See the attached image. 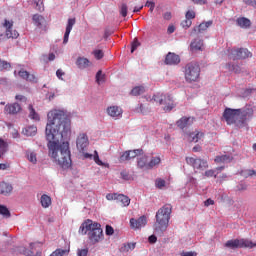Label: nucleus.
Wrapping results in <instances>:
<instances>
[{"label":"nucleus","instance_id":"1","mask_svg":"<svg viewBox=\"0 0 256 256\" xmlns=\"http://www.w3.org/2000/svg\"><path fill=\"white\" fill-rule=\"evenodd\" d=\"M46 140L49 154L62 169H69L72 164L69 143L61 139L71 137V120L65 110H52L48 113L46 125Z\"/></svg>","mask_w":256,"mask_h":256},{"label":"nucleus","instance_id":"2","mask_svg":"<svg viewBox=\"0 0 256 256\" xmlns=\"http://www.w3.org/2000/svg\"><path fill=\"white\" fill-rule=\"evenodd\" d=\"M253 117V109H231L226 108L223 113L227 125H235L238 129L247 127V122Z\"/></svg>","mask_w":256,"mask_h":256},{"label":"nucleus","instance_id":"3","mask_svg":"<svg viewBox=\"0 0 256 256\" xmlns=\"http://www.w3.org/2000/svg\"><path fill=\"white\" fill-rule=\"evenodd\" d=\"M80 235H87L93 245L103 241V228L101 224L91 219L84 221L79 228Z\"/></svg>","mask_w":256,"mask_h":256},{"label":"nucleus","instance_id":"4","mask_svg":"<svg viewBox=\"0 0 256 256\" xmlns=\"http://www.w3.org/2000/svg\"><path fill=\"white\" fill-rule=\"evenodd\" d=\"M173 212V207L171 204H165L156 212V222L154 224V231L156 235H163L169 227V220L171 219V213Z\"/></svg>","mask_w":256,"mask_h":256},{"label":"nucleus","instance_id":"5","mask_svg":"<svg viewBox=\"0 0 256 256\" xmlns=\"http://www.w3.org/2000/svg\"><path fill=\"white\" fill-rule=\"evenodd\" d=\"M147 101H150L151 103H159V105L163 106V110L166 112L173 111V109H175L173 97L169 94L158 92L154 94L153 97L149 96Z\"/></svg>","mask_w":256,"mask_h":256},{"label":"nucleus","instance_id":"6","mask_svg":"<svg viewBox=\"0 0 256 256\" xmlns=\"http://www.w3.org/2000/svg\"><path fill=\"white\" fill-rule=\"evenodd\" d=\"M201 75V67L197 62H190L184 67V77L187 83H195L199 81Z\"/></svg>","mask_w":256,"mask_h":256},{"label":"nucleus","instance_id":"7","mask_svg":"<svg viewBox=\"0 0 256 256\" xmlns=\"http://www.w3.org/2000/svg\"><path fill=\"white\" fill-rule=\"evenodd\" d=\"M224 247H227V249H253V247H256V242H253L249 239H234L228 240Z\"/></svg>","mask_w":256,"mask_h":256},{"label":"nucleus","instance_id":"8","mask_svg":"<svg viewBox=\"0 0 256 256\" xmlns=\"http://www.w3.org/2000/svg\"><path fill=\"white\" fill-rule=\"evenodd\" d=\"M2 25L6 28V32L5 34H0V41H5V39H17V37H19V32L13 30V21L5 19Z\"/></svg>","mask_w":256,"mask_h":256},{"label":"nucleus","instance_id":"9","mask_svg":"<svg viewBox=\"0 0 256 256\" xmlns=\"http://www.w3.org/2000/svg\"><path fill=\"white\" fill-rule=\"evenodd\" d=\"M229 59H233V61H237V59H247L252 57L251 52H249L246 48H232L228 50Z\"/></svg>","mask_w":256,"mask_h":256},{"label":"nucleus","instance_id":"10","mask_svg":"<svg viewBox=\"0 0 256 256\" xmlns=\"http://www.w3.org/2000/svg\"><path fill=\"white\" fill-rule=\"evenodd\" d=\"M186 163L193 167V169H199L200 171H205L209 167L207 161L201 158L186 157Z\"/></svg>","mask_w":256,"mask_h":256},{"label":"nucleus","instance_id":"11","mask_svg":"<svg viewBox=\"0 0 256 256\" xmlns=\"http://www.w3.org/2000/svg\"><path fill=\"white\" fill-rule=\"evenodd\" d=\"M76 147L80 153H85V150L89 147V137H87V134L81 133L78 135Z\"/></svg>","mask_w":256,"mask_h":256},{"label":"nucleus","instance_id":"12","mask_svg":"<svg viewBox=\"0 0 256 256\" xmlns=\"http://www.w3.org/2000/svg\"><path fill=\"white\" fill-rule=\"evenodd\" d=\"M21 111V105L17 102L7 104L4 108V113L6 115H17V113H20Z\"/></svg>","mask_w":256,"mask_h":256},{"label":"nucleus","instance_id":"13","mask_svg":"<svg viewBox=\"0 0 256 256\" xmlns=\"http://www.w3.org/2000/svg\"><path fill=\"white\" fill-rule=\"evenodd\" d=\"M32 20L34 21V24L36 25V27H38V29H41L42 31H46V29H47V20H45V17H43L39 14H35L32 17Z\"/></svg>","mask_w":256,"mask_h":256},{"label":"nucleus","instance_id":"14","mask_svg":"<svg viewBox=\"0 0 256 256\" xmlns=\"http://www.w3.org/2000/svg\"><path fill=\"white\" fill-rule=\"evenodd\" d=\"M147 225V217L141 216L139 219H130V227L132 229H141V227H145Z\"/></svg>","mask_w":256,"mask_h":256},{"label":"nucleus","instance_id":"15","mask_svg":"<svg viewBox=\"0 0 256 256\" xmlns=\"http://www.w3.org/2000/svg\"><path fill=\"white\" fill-rule=\"evenodd\" d=\"M74 25H75V18L68 19V23L66 26V31L64 33V39H63L64 45H67V43H69V35L71 34V31H73Z\"/></svg>","mask_w":256,"mask_h":256},{"label":"nucleus","instance_id":"16","mask_svg":"<svg viewBox=\"0 0 256 256\" xmlns=\"http://www.w3.org/2000/svg\"><path fill=\"white\" fill-rule=\"evenodd\" d=\"M165 63L166 65H179V63H181V58L179 55L169 52L166 55Z\"/></svg>","mask_w":256,"mask_h":256},{"label":"nucleus","instance_id":"17","mask_svg":"<svg viewBox=\"0 0 256 256\" xmlns=\"http://www.w3.org/2000/svg\"><path fill=\"white\" fill-rule=\"evenodd\" d=\"M76 65L78 69H89V67H93V62L85 57H78L76 60Z\"/></svg>","mask_w":256,"mask_h":256},{"label":"nucleus","instance_id":"18","mask_svg":"<svg viewBox=\"0 0 256 256\" xmlns=\"http://www.w3.org/2000/svg\"><path fill=\"white\" fill-rule=\"evenodd\" d=\"M107 113L110 117L114 119H119L123 115V110L119 106H110L107 108Z\"/></svg>","mask_w":256,"mask_h":256},{"label":"nucleus","instance_id":"19","mask_svg":"<svg viewBox=\"0 0 256 256\" xmlns=\"http://www.w3.org/2000/svg\"><path fill=\"white\" fill-rule=\"evenodd\" d=\"M137 166L139 169H143L144 171H149V156L144 155L138 157Z\"/></svg>","mask_w":256,"mask_h":256},{"label":"nucleus","instance_id":"20","mask_svg":"<svg viewBox=\"0 0 256 256\" xmlns=\"http://www.w3.org/2000/svg\"><path fill=\"white\" fill-rule=\"evenodd\" d=\"M13 193V186L7 182L0 183V195H4L5 197L11 195Z\"/></svg>","mask_w":256,"mask_h":256},{"label":"nucleus","instance_id":"21","mask_svg":"<svg viewBox=\"0 0 256 256\" xmlns=\"http://www.w3.org/2000/svg\"><path fill=\"white\" fill-rule=\"evenodd\" d=\"M85 159H93L95 161L96 165H99L100 167H107V164H105L101 159H99V153L97 151H94L93 154L84 153Z\"/></svg>","mask_w":256,"mask_h":256},{"label":"nucleus","instance_id":"22","mask_svg":"<svg viewBox=\"0 0 256 256\" xmlns=\"http://www.w3.org/2000/svg\"><path fill=\"white\" fill-rule=\"evenodd\" d=\"M176 125L179 129H185V127L193 125V117H182L176 122Z\"/></svg>","mask_w":256,"mask_h":256},{"label":"nucleus","instance_id":"23","mask_svg":"<svg viewBox=\"0 0 256 256\" xmlns=\"http://www.w3.org/2000/svg\"><path fill=\"white\" fill-rule=\"evenodd\" d=\"M24 153L29 163H32V165H37V152L35 150L27 149Z\"/></svg>","mask_w":256,"mask_h":256},{"label":"nucleus","instance_id":"24","mask_svg":"<svg viewBox=\"0 0 256 256\" xmlns=\"http://www.w3.org/2000/svg\"><path fill=\"white\" fill-rule=\"evenodd\" d=\"M213 25V21L202 22L199 26L193 28L192 33H204Z\"/></svg>","mask_w":256,"mask_h":256},{"label":"nucleus","instance_id":"25","mask_svg":"<svg viewBox=\"0 0 256 256\" xmlns=\"http://www.w3.org/2000/svg\"><path fill=\"white\" fill-rule=\"evenodd\" d=\"M190 50L192 53H197V51H203V40L195 39L190 44Z\"/></svg>","mask_w":256,"mask_h":256},{"label":"nucleus","instance_id":"26","mask_svg":"<svg viewBox=\"0 0 256 256\" xmlns=\"http://www.w3.org/2000/svg\"><path fill=\"white\" fill-rule=\"evenodd\" d=\"M236 25H238V27H241V29H249V27H251V20L246 17H240L237 18Z\"/></svg>","mask_w":256,"mask_h":256},{"label":"nucleus","instance_id":"27","mask_svg":"<svg viewBox=\"0 0 256 256\" xmlns=\"http://www.w3.org/2000/svg\"><path fill=\"white\" fill-rule=\"evenodd\" d=\"M18 75H19V77H21V79H25L26 81H30V82L37 81V78L35 77V75L29 74V72H27L25 70H20L18 72Z\"/></svg>","mask_w":256,"mask_h":256},{"label":"nucleus","instance_id":"28","mask_svg":"<svg viewBox=\"0 0 256 256\" xmlns=\"http://www.w3.org/2000/svg\"><path fill=\"white\" fill-rule=\"evenodd\" d=\"M23 135L26 137H34L37 135V127L36 126H27L22 130Z\"/></svg>","mask_w":256,"mask_h":256},{"label":"nucleus","instance_id":"29","mask_svg":"<svg viewBox=\"0 0 256 256\" xmlns=\"http://www.w3.org/2000/svg\"><path fill=\"white\" fill-rule=\"evenodd\" d=\"M214 161L215 163H231V161H233V156L229 154L216 156Z\"/></svg>","mask_w":256,"mask_h":256},{"label":"nucleus","instance_id":"30","mask_svg":"<svg viewBox=\"0 0 256 256\" xmlns=\"http://www.w3.org/2000/svg\"><path fill=\"white\" fill-rule=\"evenodd\" d=\"M223 169H225V166H220L216 169H211V170H207L204 175L205 177H215L217 178V175H219V172L223 171Z\"/></svg>","mask_w":256,"mask_h":256},{"label":"nucleus","instance_id":"31","mask_svg":"<svg viewBox=\"0 0 256 256\" xmlns=\"http://www.w3.org/2000/svg\"><path fill=\"white\" fill-rule=\"evenodd\" d=\"M118 203H121L122 207H129L131 203V199L129 197L123 195V194H118L117 198Z\"/></svg>","mask_w":256,"mask_h":256},{"label":"nucleus","instance_id":"32","mask_svg":"<svg viewBox=\"0 0 256 256\" xmlns=\"http://www.w3.org/2000/svg\"><path fill=\"white\" fill-rule=\"evenodd\" d=\"M40 203L44 209H47L51 206V197H49L47 194H43L40 198Z\"/></svg>","mask_w":256,"mask_h":256},{"label":"nucleus","instance_id":"33","mask_svg":"<svg viewBox=\"0 0 256 256\" xmlns=\"http://www.w3.org/2000/svg\"><path fill=\"white\" fill-rule=\"evenodd\" d=\"M160 163H161V157L159 156L152 157L148 162V169L151 170L154 167H157V165H160Z\"/></svg>","mask_w":256,"mask_h":256},{"label":"nucleus","instance_id":"34","mask_svg":"<svg viewBox=\"0 0 256 256\" xmlns=\"http://www.w3.org/2000/svg\"><path fill=\"white\" fill-rule=\"evenodd\" d=\"M133 249H135L134 243L122 244V246L120 247V252L129 253V251H133Z\"/></svg>","mask_w":256,"mask_h":256},{"label":"nucleus","instance_id":"35","mask_svg":"<svg viewBox=\"0 0 256 256\" xmlns=\"http://www.w3.org/2000/svg\"><path fill=\"white\" fill-rule=\"evenodd\" d=\"M144 93H145V87L143 86H136L131 91V95H133L134 97L143 95Z\"/></svg>","mask_w":256,"mask_h":256},{"label":"nucleus","instance_id":"36","mask_svg":"<svg viewBox=\"0 0 256 256\" xmlns=\"http://www.w3.org/2000/svg\"><path fill=\"white\" fill-rule=\"evenodd\" d=\"M69 248L68 249H56L52 252L49 256H67L69 255Z\"/></svg>","mask_w":256,"mask_h":256},{"label":"nucleus","instance_id":"37","mask_svg":"<svg viewBox=\"0 0 256 256\" xmlns=\"http://www.w3.org/2000/svg\"><path fill=\"white\" fill-rule=\"evenodd\" d=\"M0 215H2L5 219H9L11 217V211L5 205L0 204Z\"/></svg>","mask_w":256,"mask_h":256},{"label":"nucleus","instance_id":"38","mask_svg":"<svg viewBox=\"0 0 256 256\" xmlns=\"http://www.w3.org/2000/svg\"><path fill=\"white\" fill-rule=\"evenodd\" d=\"M8 145L3 139L0 138V159L7 153Z\"/></svg>","mask_w":256,"mask_h":256},{"label":"nucleus","instance_id":"39","mask_svg":"<svg viewBox=\"0 0 256 256\" xmlns=\"http://www.w3.org/2000/svg\"><path fill=\"white\" fill-rule=\"evenodd\" d=\"M28 109H29L30 119H33L34 121H39V114H37V112H35V109L33 108V105H29Z\"/></svg>","mask_w":256,"mask_h":256},{"label":"nucleus","instance_id":"40","mask_svg":"<svg viewBox=\"0 0 256 256\" xmlns=\"http://www.w3.org/2000/svg\"><path fill=\"white\" fill-rule=\"evenodd\" d=\"M204 135L205 134L203 132H198L196 134L192 133L190 135V138H191V141H193V143H197V142H199L200 139H203Z\"/></svg>","mask_w":256,"mask_h":256},{"label":"nucleus","instance_id":"41","mask_svg":"<svg viewBox=\"0 0 256 256\" xmlns=\"http://www.w3.org/2000/svg\"><path fill=\"white\" fill-rule=\"evenodd\" d=\"M120 176H121V179H123L124 181H132L133 180V176L131 174H129V172H127V170L121 171Z\"/></svg>","mask_w":256,"mask_h":256},{"label":"nucleus","instance_id":"42","mask_svg":"<svg viewBox=\"0 0 256 256\" xmlns=\"http://www.w3.org/2000/svg\"><path fill=\"white\" fill-rule=\"evenodd\" d=\"M120 163H125V161H131V156L128 151L121 154L119 158Z\"/></svg>","mask_w":256,"mask_h":256},{"label":"nucleus","instance_id":"43","mask_svg":"<svg viewBox=\"0 0 256 256\" xmlns=\"http://www.w3.org/2000/svg\"><path fill=\"white\" fill-rule=\"evenodd\" d=\"M103 81H105V75H103V71L99 70L96 73V83H98V85H101Z\"/></svg>","mask_w":256,"mask_h":256},{"label":"nucleus","instance_id":"44","mask_svg":"<svg viewBox=\"0 0 256 256\" xmlns=\"http://www.w3.org/2000/svg\"><path fill=\"white\" fill-rule=\"evenodd\" d=\"M11 69V64L5 60H0V71H7Z\"/></svg>","mask_w":256,"mask_h":256},{"label":"nucleus","instance_id":"45","mask_svg":"<svg viewBox=\"0 0 256 256\" xmlns=\"http://www.w3.org/2000/svg\"><path fill=\"white\" fill-rule=\"evenodd\" d=\"M165 185H167V182L164 179H161V178L156 179L155 186L157 187V189H163Z\"/></svg>","mask_w":256,"mask_h":256},{"label":"nucleus","instance_id":"46","mask_svg":"<svg viewBox=\"0 0 256 256\" xmlns=\"http://www.w3.org/2000/svg\"><path fill=\"white\" fill-rule=\"evenodd\" d=\"M141 153H143V150H128V154L130 155V159H135V157H137V155H141Z\"/></svg>","mask_w":256,"mask_h":256},{"label":"nucleus","instance_id":"47","mask_svg":"<svg viewBox=\"0 0 256 256\" xmlns=\"http://www.w3.org/2000/svg\"><path fill=\"white\" fill-rule=\"evenodd\" d=\"M92 53L95 59H97L98 61L101 60L102 57H105V53H103V50H94Z\"/></svg>","mask_w":256,"mask_h":256},{"label":"nucleus","instance_id":"48","mask_svg":"<svg viewBox=\"0 0 256 256\" xmlns=\"http://www.w3.org/2000/svg\"><path fill=\"white\" fill-rule=\"evenodd\" d=\"M242 177H253V175H256L255 170H244L241 172Z\"/></svg>","mask_w":256,"mask_h":256},{"label":"nucleus","instance_id":"49","mask_svg":"<svg viewBox=\"0 0 256 256\" xmlns=\"http://www.w3.org/2000/svg\"><path fill=\"white\" fill-rule=\"evenodd\" d=\"M227 69H229L230 71H233L234 73L241 72V68L239 66L233 65V64H227Z\"/></svg>","mask_w":256,"mask_h":256},{"label":"nucleus","instance_id":"50","mask_svg":"<svg viewBox=\"0 0 256 256\" xmlns=\"http://www.w3.org/2000/svg\"><path fill=\"white\" fill-rule=\"evenodd\" d=\"M118 197H119V194L117 193H113V194L109 193L106 195L107 201H117Z\"/></svg>","mask_w":256,"mask_h":256},{"label":"nucleus","instance_id":"51","mask_svg":"<svg viewBox=\"0 0 256 256\" xmlns=\"http://www.w3.org/2000/svg\"><path fill=\"white\" fill-rule=\"evenodd\" d=\"M181 25H182L183 29H189V27H191V25H193V21L186 18V20L182 21Z\"/></svg>","mask_w":256,"mask_h":256},{"label":"nucleus","instance_id":"52","mask_svg":"<svg viewBox=\"0 0 256 256\" xmlns=\"http://www.w3.org/2000/svg\"><path fill=\"white\" fill-rule=\"evenodd\" d=\"M141 45V43H139V40L134 39V41L132 42V46H131V53H135L137 47H139Z\"/></svg>","mask_w":256,"mask_h":256},{"label":"nucleus","instance_id":"53","mask_svg":"<svg viewBox=\"0 0 256 256\" xmlns=\"http://www.w3.org/2000/svg\"><path fill=\"white\" fill-rule=\"evenodd\" d=\"M145 7H149L150 13H153V11L155 10V2L146 1Z\"/></svg>","mask_w":256,"mask_h":256},{"label":"nucleus","instance_id":"54","mask_svg":"<svg viewBox=\"0 0 256 256\" xmlns=\"http://www.w3.org/2000/svg\"><path fill=\"white\" fill-rule=\"evenodd\" d=\"M88 254H89V249L87 248L77 250L78 256H87Z\"/></svg>","mask_w":256,"mask_h":256},{"label":"nucleus","instance_id":"55","mask_svg":"<svg viewBox=\"0 0 256 256\" xmlns=\"http://www.w3.org/2000/svg\"><path fill=\"white\" fill-rule=\"evenodd\" d=\"M185 17H186V19H188V20H190V21H191V19H195V11H193V10H188V11L186 12Z\"/></svg>","mask_w":256,"mask_h":256},{"label":"nucleus","instance_id":"56","mask_svg":"<svg viewBox=\"0 0 256 256\" xmlns=\"http://www.w3.org/2000/svg\"><path fill=\"white\" fill-rule=\"evenodd\" d=\"M120 14L122 17H125L127 15V4H122L120 8Z\"/></svg>","mask_w":256,"mask_h":256},{"label":"nucleus","instance_id":"57","mask_svg":"<svg viewBox=\"0 0 256 256\" xmlns=\"http://www.w3.org/2000/svg\"><path fill=\"white\" fill-rule=\"evenodd\" d=\"M15 100L16 101H22L23 103H25L27 101V97H25L23 95H16Z\"/></svg>","mask_w":256,"mask_h":256},{"label":"nucleus","instance_id":"58","mask_svg":"<svg viewBox=\"0 0 256 256\" xmlns=\"http://www.w3.org/2000/svg\"><path fill=\"white\" fill-rule=\"evenodd\" d=\"M113 233H115V230L111 226L107 225L106 226V235H113Z\"/></svg>","mask_w":256,"mask_h":256},{"label":"nucleus","instance_id":"59","mask_svg":"<svg viewBox=\"0 0 256 256\" xmlns=\"http://www.w3.org/2000/svg\"><path fill=\"white\" fill-rule=\"evenodd\" d=\"M246 5H250L251 7H256V0H244Z\"/></svg>","mask_w":256,"mask_h":256},{"label":"nucleus","instance_id":"60","mask_svg":"<svg viewBox=\"0 0 256 256\" xmlns=\"http://www.w3.org/2000/svg\"><path fill=\"white\" fill-rule=\"evenodd\" d=\"M246 189H247V184L240 183V184L237 186V190H238V191H245Z\"/></svg>","mask_w":256,"mask_h":256},{"label":"nucleus","instance_id":"61","mask_svg":"<svg viewBox=\"0 0 256 256\" xmlns=\"http://www.w3.org/2000/svg\"><path fill=\"white\" fill-rule=\"evenodd\" d=\"M171 12H166L163 14V18L166 20V21H171Z\"/></svg>","mask_w":256,"mask_h":256},{"label":"nucleus","instance_id":"62","mask_svg":"<svg viewBox=\"0 0 256 256\" xmlns=\"http://www.w3.org/2000/svg\"><path fill=\"white\" fill-rule=\"evenodd\" d=\"M180 256H197L196 252H182Z\"/></svg>","mask_w":256,"mask_h":256},{"label":"nucleus","instance_id":"63","mask_svg":"<svg viewBox=\"0 0 256 256\" xmlns=\"http://www.w3.org/2000/svg\"><path fill=\"white\" fill-rule=\"evenodd\" d=\"M149 243H157V236L151 235L148 238Z\"/></svg>","mask_w":256,"mask_h":256},{"label":"nucleus","instance_id":"64","mask_svg":"<svg viewBox=\"0 0 256 256\" xmlns=\"http://www.w3.org/2000/svg\"><path fill=\"white\" fill-rule=\"evenodd\" d=\"M63 75H65V72H63V70L58 69L56 71V76L58 77V79H63V78H61Z\"/></svg>","mask_w":256,"mask_h":256}]
</instances>
